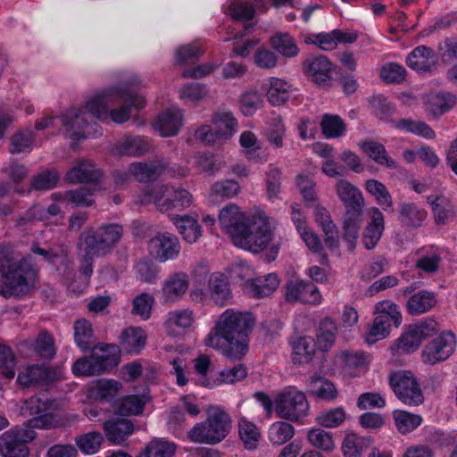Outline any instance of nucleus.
<instances>
[{"label": "nucleus", "mask_w": 457, "mask_h": 457, "mask_svg": "<svg viewBox=\"0 0 457 457\" xmlns=\"http://www.w3.org/2000/svg\"><path fill=\"white\" fill-rule=\"evenodd\" d=\"M338 327L329 317L322 319L319 324L316 334L317 348L321 352H328L334 345Z\"/></svg>", "instance_id": "28"}, {"label": "nucleus", "mask_w": 457, "mask_h": 457, "mask_svg": "<svg viewBox=\"0 0 457 457\" xmlns=\"http://www.w3.org/2000/svg\"><path fill=\"white\" fill-rule=\"evenodd\" d=\"M95 348L103 353L97 355L92 353L89 356L78 359L72 365L76 376H94L111 371L120 361V346L114 344L98 343Z\"/></svg>", "instance_id": "7"}, {"label": "nucleus", "mask_w": 457, "mask_h": 457, "mask_svg": "<svg viewBox=\"0 0 457 457\" xmlns=\"http://www.w3.org/2000/svg\"><path fill=\"white\" fill-rule=\"evenodd\" d=\"M101 176L102 171L92 162L81 160L67 171L65 180L73 184L96 182Z\"/></svg>", "instance_id": "24"}, {"label": "nucleus", "mask_w": 457, "mask_h": 457, "mask_svg": "<svg viewBox=\"0 0 457 457\" xmlns=\"http://www.w3.org/2000/svg\"><path fill=\"white\" fill-rule=\"evenodd\" d=\"M203 51L200 46L194 44L180 46L175 54V64L183 65L188 63H195Z\"/></svg>", "instance_id": "59"}, {"label": "nucleus", "mask_w": 457, "mask_h": 457, "mask_svg": "<svg viewBox=\"0 0 457 457\" xmlns=\"http://www.w3.org/2000/svg\"><path fill=\"white\" fill-rule=\"evenodd\" d=\"M104 441L102 433L95 430L79 435L75 438L78 449L87 455L98 453Z\"/></svg>", "instance_id": "42"}, {"label": "nucleus", "mask_w": 457, "mask_h": 457, "mask_svg": "<svg viewBox=\"0 0 457 457\" xmlns=\"http://www.w3.org/2000/svg\"><path fill=\"white\" fill-rule=\"evenodd\" d=\"M437 301L433 292L426 290L412 295L406 303V308L411 315H420L430 311Z\"/></svg>", "instance_id": "36"}, {"label": "nucleus", "mask_w": 457, "mask_h": 457, "mask_svg": "<svg viewBox=\"0 0 457 457\" xmlns=\"http://www.w3.org/2000/svg\"><path fill=\"white\" fill-rule=\"evenodd\" d=\"M373 113L381 120H388L395 112V105L383 95H375L369 100Z\"/></svg>", "instance_id": "56"}, {"label": "nucleus", "mask_w": 457, "mask_h": 457, "mask_svg": "<svg viewBox=\"0 0 457 457\" xmlns=\"http://www.w3.org/2000/svg\"><path fill=\"white\" fill-rule=\"evenodd\" d=\"M393 417L397 430L402 434L411 432L422 422L421 416L406 411L396 410L393 412Z\"/></svg>", "instance_id": "50"}, {"label": "nucleus", "mask_w": 457, "mask_h": 457, "mask_svg": "<svg viewBox=\"0 0 457 457\" xmlns=\"http://www.w3.org/2000/svg\"><path fill=\"white\" fill-rule=\"evenodd\" d=\"M275 411L278 417L299 422L310 411L309 402L301 391H287L279 394L275 400Z\"/></svg>", "instance_id": "10"}, {"label": "nucleus", "mask_w": 457, "mask_h": 457, "mask_svg": "<svg viewBox=\"0 0 457 457\" xmlns=\"http://www.w3.org/2000/svg\"><path fill=\"white\" fill-rule=\"evenodd\" d=\"M154 303V298L150 294L142 293L133 299L131 312L140 316L145 320H148L151 316Z\"/></svg>", "instance_id": "60"}, {"label": "nucleus", "mask_w": 457, "mask_h": 457, "mask_svg": "<svg viewBox=\"0 0 457 457\" xmlns=\"http://www.w3.org/2000/svg\"><path fill=\"white\" fill-rule=\"evenodd\" d=\"M37 270L31 257L17 258L12 252L0 251V295L5 298L22 297L34 287Z\"/></svg>", "instance_id": "4"}, {"label": "nucleus", "mask_w": 457, "mask_h": 457, "mask_svg": "<svg viewBox=\"0 0 457 457\" xmlns=\"http://www.w3.org/2000/svg\"><path fill=\"white\" fill-rule=\"evenodd\" d=\"M209 289L212 299L219 306H225L231 298V291L227 278L223 274H212L209 278Z\"/></svg>", "instance_id": "34"}, {"label": "nucleus", "mask_w": 457, "mask_h": 457, "mask_svg": "<svg viewBox=\"0 0 457 457\" xmlns=\"http://www.w3.org/2000/svg\"><path fill=\"white\" fill-rule=\"evenodd\" d=\"M51 407L48 400L43 401L38 397H30L26 400L22 411L29 415H37L28 420V426L30 428H49L54 425V415L46 412Z\"/></svg>", "instance_id": "16"}, {"label": "nucleus", "mask_w": 457, "mask_h": 457, "mask_svg": "<svg viewBox=\"0 0 457 457\" xmlns=\"http://www.w3.org/2000/svg\"><path fill=\"white\" fill-rule=\"evenodd\" d=\"M240 191L239 184L233 179H226L214 183L211 189L210 201L214 203L220 199L231 198Z\"/></svg>", "instance_id": "51"}, {"label": "nucleus", "mask_w": 457, "mask_h": 457, "mask_svg": "<svg viewBox=\"0 0 457 457\" xmlns=\"http://www.w3.org/2000/svg\"><path fill=\"white\" fill-rule=\"evenodd\" d=\"M383 231V214L378 208H375L371 221L368 223L363 231L362 244L364 247L368 250L373 249L379 241Z\"/></svg>", "instance_id": "33"}, {"label": "nucleus", "mask_w": 457, "mask_h": 457, "mask_svg": "<svg viewBox=\"0 0 457 457\" xmlns=\"http://www.w3.org/2000/svg\"><path fill=\"white\" fill-rule=\"evenodd\" d=\"M122 235L123 228L117 223L85 228L79 237V247L84 252L80 261V273L90 278L93 273L94 259L110 253L116 247Z\"/></svg>", "instance_id": "5"}, {"label": "nucleus", "mask_w": 457, "mask_h": 457, "mask_svg": "<svg viewBox=\"0 0 457 457\" xmlns=\"http://www.w3.org/2000/svg\"><path fill=\"white\" fill-rule=\"evenodd\" d=\"M337 193L345 207V212L353 210L363 212L364 199L361 192L352 183L345 179H339L337 183Z\"/></svg>", "instance_id": "20"}, {"label": "nucleus", "mask_w": 457, "mask_h": 457, "mask_svg": "<svg viewBox=\"0 0 457 457\" xmlns=\"http://www.w3.org/2000/svg\"><path fill=\"white\" fill-rule=\"evenodd\" d=\"M454 347V334L451 331H445L425 346L422 353L423 361L430 364L444 361L453 353Z\"/></svg>", "instance_id": "15"}, {"label": "nucleus", "mask_w": 457, "mask_h": 457, "mask_svg": "<svg viewBox=\"0 0 457 457\" xmlns=\"http://www.w3.org/2000/svg\"><path fill=\"white\" fill-rule=\"evenodd\" d=\"M345 420V411L342 407L330 409L322 412L316 418L319 425L325 428H337L340 426Z\"/></svg>", "instance_id": "63"}, {"label": "nucleus", "mask_w": 457, "mask_h": 457, "mask_svg": "<svg viewBox=\"0 0 457 457\" xmlns=\"http://www.w3.org/2000/svg\"><path fill=\"white\" fill-rule=\"evenodd\" d=\"M427 202L431 205L435 222L445 224L449 216V210L446 209L449 200L442 195H432L428 196Z\"/></svg>", "instance_id": "58"}, {"label": "nucleus", "mask_w": 457, "mask_h": 457, "mask_svg": "<svg viewBox=\"0 0 457 457\" xmlns=\"http://www.w3.org/2000/svg\"><path fill=\"white\" fill-rule=\"evenodd\" d=\"M150 397L146 395H130L120 399L115 405V413L120 416H137L144 411Z\"/></svg>", "instance_id": "27"}, {"label": "nucleus", "mask_w": 457, "mask_h": 457, "mask_svg": "<svg viewBox=\"0 0 457 457\" xmlns=\"http://www.w3.org/2000/svg\"><path fill=\"white\" fill-rule=\"evenodd\" d=\"M141 204L154 203L160 212H167L175 209L171 193L168 186L152 187L144 191L139 196Z\"/></svg>", "instance_id": "22"}, {"label": "nucleus", "mask_w": 457, "mask_h": 457, "mask_svg": "<svg viewBox=\"0 0 457 457\" xmlns=\"http://www.w3.org/2000/svg\"><path fill=\"white\" fill-rule=\"evenodd\" d=\"M438 58L434 50L426 46L414 48L408 55V67L419 73H430L436 70Z\"/></svg>", "instance_id": "18"}, {"label": "nucleus", "mask_w": 457, "mask_h": 457, "mask_svg": "<svg viewBox=\"0 0 457 457\" xmlns=\"http://www.w3.org/2000/svg\"><path fill=\"white\" fill-rule=\"evenodd\" d=\"M56 379V372L44 365H32L25 371L18 374L17 382L23 387L53 383Z\"/></svg>", "instance_id": "19"}, {"label": "nucleus", "mask_w": 457, "mask_h": 457, "mask_svg": "<svg viewBox=\"0 0 457 457\" xmlns=\"http://www.w3.org/2000/svg\"><path fill=\"white\" fill-rule=\"evenodd\" d=\"M389 386L396 397L409 406H419L424 402V395L418 378L410 370L393 371L388 376Z\"/></svg>", "instance_id": "8"}, {"label": "nucleus", "mask_w": 457, "mask_h": 457, "mask_svg": "<svg viewBox=\"0 0 457 457\" xmlns=\"http://www.w3.org/2000/svg\"><path fill=\"white\" fill-rule=\"evenodd\" d=\"M439 328L438 323L431 318L410 326L397 340V350L403 353L416 351L423 340L436 334Z\"/></svg>", "instance_id": "11"}, {"label": "nucleus", "mask_w": 457, "mask_h": 457, "mask_svg": "<svg viewBox=\"0 0 457 457\" xmlns=\"http://www.w3.org/2000/svg\"><path fill=\"white\" fill-rule=\"evenodd\" d=\"M219 222L235 245L254 253L262 252L272 239L273 228L268 217L258 215L250 221L237 204L224 206Z\"/></svg>", "instance_id": "1"}, {"label": "nucleus", "mask_w": 457, "mask_h": 457, "mask_svg": "<svg viewBox=\"0 0 457 457\" xmlns=\"http://www.w3.org/2000/svg\"><path fill=\"white\" fill-rule=\"evenodd\" d=\"M427 217V212L412 203L399 205V220L408 228H419Z\"/></svg>", "instance_id": "39"}, {"label": "nucleus", "mask_w": 457, "mask_h": 457, "mask_svg": "<svg viewBox=\"0 0 457 457\" xmlns=\"http://www.w3.org/2000/svg\"><path fill=\"white\" fill-rule=\"evenodd\" d=\"M37 436L29 428H12L0 435L1 457H29L30 450L28 444Z\"/></svg>", "instance_id": "9"}, {"label": "nucleus", "mask_w": 457, "mask_h": 457, "mask_svg": "<svg viewBox=\"0 0 457 457\" xmlns=\"http://www.w3.org/2000/svg\"><path fill=\"white\" fill-rule=\"evenodd\" d=\"M120 388L121 384L116 380L102 379L97 382L93 394L96 399L109 402L117 395Z\"/></svg>", "instance_id": "57"}, {"label": "nucleus", "mask_w": 457, "mask_h": 457, "mask_svg": "<svg viewBox=\"0 0 457 457\" xmlns=\"http://www.w3.org/2000/svg\"><path fill=\"white\" fill-rule=\"evenodd\" d=\"M282 181V170L273 163L268 166L266 171L267 194L270 198L277 197L280 191Z\"/></svg>", "instance_id": "62"}, {"label": "nucleus", "mask_w": 457, "mask_h": 457, "mask_svg": "<svg viewBox=\"0 0 457 457\" xmlns=\"http://www.w3.org/2000/svg\"><path fill=\"white\" fill-rule=\"evenodd\" d=\"M165 165L157 162H133L130 164V172L139 182L156 180L163 172Z\"/></svg>", "instance_id": "37"}, {"label": "nucleus", "mask_w": 457, "mask_h": 457, "mask_svg": "<svg viewBox=\"0 0 457 457\" xmlns=\"http://www.w3.org/2000/svg\"><path fill=\"white\" fill-rule=\"evenodd\" d=\"M73 329L75 343L82 352L97 349L95 346L98 343H96L92 325L88 320H78L74 323Z\"/></svg>", "instance_id": "29"}, {"label": "nucleus", "mask_w": 457, "mask_h": 457, "mask_svg": "<svg viewBox=\"0 0 457 457\" xmlns=\"http://www.w3.org/2000/svg\"><path fill=\"white\" fill-rule=\"evenodd\" d=\"M10 153L20 154V153H29L32 149L33 145V133L29 129H24L18 131L12 136L11 139Z\"/></svg>", "instance_id": "55"}, {"label": "nucleus", "mask_w": 457, "mask_h": 457, "mask_svg": "<svg viewBox=\"0 0 457 457\" xmlns=\"http://www.w3.org/2000/svg\"><path fill=\"white\" fill-rule=\"evenodd\" d=\"M321 132L326 138H338L345 135L346 124L337 114L324 113L320 120Z\"/></svg>", "instance_id": "40"}, {"label": "nucleus", "mask_w": 457, "mask_h": 457, "mask_svg": "<svg viewBox=\"0 0 457 457\" xmlns=\"http://www.w3.org/2000/svg\"><path fill=\"white\" fill-rule=\"evenodd\" d=\"M288 85L286 81L272 78L270 84V88L267 91V97L272 105H280L286 103L289 98V92L287 90Z\"/></svg>", "instance_id": "54"}, {"label": "nucleus", "mask_w": 457, "mask_h": 457, "mask_svg": "<svg viewBox=\"0 0 457 457\" xmlns=\"http://www.w3.org/2000/svg\"><path fill=\"white\" fill-rule=\"evenodd\" d=\"M295 435V428L286 421L274 422L269 428L268 437L273 445H281L289 441Z\"/></svg>", "instance_id": "47"}, {"label": "nucleus", "mask_w": 457, "mask_h": 457, "mask_svg": "<svg viewBox=\"0 0 457 457\" xmlns=\"http://www.w3.org/2000/svg\"><path fill=\"white\" fill-rule=\"evenodd\" d=\"M150 148L149 142L143 137H129L116 147L120 155L139 156Z\"/></svg>", "instance_id": "44"}, {"label": "nucleus", "mask_w": 457, "mask_h": 457, "mask_svg": "<svg viewBox=\"0 0 457 457\" xmlns=\"http://www.w3.org/2000/svg\"><path fill=\"white\" fill-rule=\"evenodd\" d=\"M365 188L370 195L375 196L385 211L390 210L393 212L392 196L383 183L377 179H369L366 181Z\"/></svg>", "instance_id": "49"}, {"label": "nucleus", "mask_w": 457, "mask_h": 457, "mask_svg": "<svg viewBox=\"0 0 457 457\" xmlns=\"http://www.w3.org/2000/svg\"><path fill=\"white\" fill-rule=\"evenodd\" d=\"M362 221L363 212H356V211L353 210L345 213L342 237L347 243V247L350 251L355 249Z\"/></svg>", "instance_id": "25"}, {"label": "nucleus", "mask_w": 457, "mask_h": 457, "mask_svg": "<svg viewBox=\"0 0 457 457\" xmlns=\"http://www.w3.org/2000/svg\"><path fill=\"white\" fill-rule=\"evenodd\" d=\"M238 433L245 449L254 450L257 448L261 434L255 424L244 418L241 419L238 421Z\"/></svg>", "instance_id": "46"}, {"label": "nucleus", "mask_w": 457, "mask_h": 457, "mask_svg": "<svg viewBox=\"0 0 457 457\" xmlns=\"http://www.w3.org/2000/svg\"><path fill=\"white\" fill-rule=\"evenodd\" d=\"M188 288V276L184 272L170 275L164 282L162 295L165 302H174L180 298Z\"/></svg>", "instance_id": "26"}, {"label": "nucleus", "mask_w": 457, "mask_h": 457, "mask_svg": "<svg viewBox=\"0 0 457 457\" xmlns=\"http://www.w3.org/2000/svg\"><path fill=\"white\" fill-rule=\"evenodd\" d=\"M287 302H301L309 304L320 303L321 295L318 287L311 281L290 280L286 285L285 292Z\"/></svg>", "instance_id": "17"}, {"label": "nucleus", "mask_w": 457, "mask_h": 457, "mask_svg": "<svg viewBox=\"0 0 457 457\" xmlns=\"http://www.w3.org/2000/svg\"><path fill=\"white\" fill-rule=\"evenodd\" d=\"M115 99L120 102L131 98L120 90L104 89L87 101L84 107L78 110L71 109L62 114L60 117L62 124L69 130H72L70 137L73 141H79L95 133L93 127L96 126V123L94 119L107 120V105Z\"/></svg>", "instance_id": "3"}, {"label": "nucleus", "mask_w": 457, "mask_h": 457, "mask_svg": "<svg viewBox=\"0 0 457 457\" xmlns=\"http://www.w3.org/2000/svg\"><path fill=\"white\" fill-rule=\"evenodd\" d=\"M317 348V344L313 338L309 337H300L293 343L294 362L308 363L312 360Z\"/></svg>", "instance_id": "43"}, {"label": "nucleus", "mask_w": 457, "mask_h": 457, "mask_svg": "<svg viewBox=\"0 0 457 457\" xmlns=\"http://www.w3.org/2000/svg\"><path fill=\"white\" fill-rule=\"evenodd\" d=\"M182 126V112L177 109H168L162 112L155 123V129L162 137L176 135Z\"/></svg>", "instance_id": "30"}, {"label": "nucleus", "mask_w": 457, "mask_h": 457, "mask_svg": "<svg viewBox=\"0 0 457 457\" xmlns=\"http://www.w3.org/2000/svg\"><path fill=\"white\" fill-rule=\"evenodd\" d=\"M270 46L286 58H292L299 54L295 40L288 33L278 32L270 38Z\"/></svg>", "instance_id": "41"}, {"label": "nucleus", "mask_w": 457, "mask_h": 457, "mask_svg": "<svg viewBox=\"0 0 457 457\" xmlns=\"http://www.w3.org/2000/svg\"><path fill=\"white\" fill-rule=\"evenodd\" d=\"M93 190L87 186L79 187L73 190H68L64 193L54 194L53 198L58 201H64L73 204L76 207H87L93 204L91 198Z\"/></svg>", "instance_id": "35"}, {"label": "nucleus", "mask_w": 457, "mask_h": 457, "mask_svg": "<svg viewBox=\"0 0 457 457\" xmlns=\"http://www.w3.org/2000/svg\"><path fill=\"white\" fill-rule=\"evenodd\" d=\"M455 104V97L451 94L437 93L430 96L428 101V111L433 116H439L446 112Z\"/></svg>", "instance_id": "52"}, {"label": "nucleus", "mask_w": 457, "mask_h": 457, "mask_svg": "<svg viewBox=\"0 0 457 457\" xmlns=\"http://www.w3.org/2000/svg\"><path fill=\"white\" fill-rule=\"evenodd\" d=\"M146 334L141 328H129L120 337V347L128 353H138L145 345Z\"/></svg>", "instance_id": "32"}, {"label": "nucleus", "mask_w": 457, "mask_h": 457, "mask_svg": "<svg viewBox=\"0 0 457 457\" xmlns=\"http://www.w3.org/2000/svg\"><path fill=\"white\" fill-rule=\"evenodd\" d=\"M308 393L319 399L333 401L337 397L335 385L324 377L312 376L307 384Z\"/></svg>", "instance_id": "31"}, {"label": "nucleus", "mask_w": 457, "mask_h": 457, "mask_svg": "<svg viewBox=\"0 0 457 457\" xmlns=\"http://www.w3.org/2000/svg\"><path fill=\"white\" fill-rule=\"evenodd\" d=\"M212 121L217 129H220L225 139L230 138L237 130V121L231 112H218L213 115Z\"/></svg>", "instance_id": "53"}, {"label": "nucleus", "mask_w": 457, "mask_h": 457, "mask_svg": "<svg viewBox=\"0 0 457 457\" xmlns=\"http://www.w3.org/2000/svg\"><path fill=\"white\" fill-rule=\"evenodd\" d=\"M254 326L250 313L225 311L205 338V345L221 351L231 361H240L247 353L249 333Z\"/></svg>", "instance_id": "2"}, {"label": "nucleus", "mask_w": 457, "mask_h": 457, "mask_svg": "<svg viewBox=\"0 0 457 457\" xmlns=\"http://www.w3.org/2000/svg\"><path fill=\"white\" fill-rule=\"evenodd\" d=\"M147 249L154 258L164 262L178 257L180 245L175 235L166 232L152 237L147 243Z\"/></svg>", "instance_id": "14"}, {"label": "nucleus", "mask_w": 457, "mask_h": 457, "mask_svg": "<svg viewBox=\"0 0 457 457\" xmlns=\"http://www.w3.org/2000/svg\"><path fill=\"white\" fill-rule=\"evenodd\" d=\"M375 312L378 314L377 316H385L388 324H390V320H393L395 327H398L402 322V314L398 306L391 301L378 302L375 306Z\"/></svg>", "instance_id": "61"}, {"label": "nucleus", "mask_w": 457, "mask_h": 457, "mask_svg": "<svg viewBox=\"0 0 457 457\" xmlns=\"http://www.w3.org/2000/svg\"><path fill=\"white\" fill-rule=\"evenodd\" d=\"M405 75V68L396 62L383 66L380 73L382 79L387 84H399L404 80Z\"/></svg>", "instance_id": "64"}, {"label": "nucleus", "mask_w": 457, "mask_h": 457, "mask_svg": "<svg viewBox=\"0 0 457 457\" xmlns=\"http://www.w3.org/2000/svg\"><path fill=\"white\" fill-rule=\"evenodd\" d=\"M279 279L275 273L248 279L245 284V292L253 297L262 298L270 295L278 287Z\"/></svg>", "instance_id": "23"}, {"label": "nucleus", "mask_w": 457, "mask_h": 457, "mask_svg": "<svg viewBox=\"0 0 457 457\" xmlns=\"http://www.w3.org/2000/svg\"><path fill=\"white\" fill-rule=\"evenodd\" d=\"M105 436L113 445H121L134 432L135 426L128 419H110L103 425Z\"/></svg>", "instance_id": "21"}, {"label": "nucleus", "mask_w": 457, "mask_h": 457, "mask_svg": "<svg viewBox=\"0 0 457 457\" xmlns=\"http://www.w3.org/2000/svg\"><path fill=\"white\" fill-rule=\"evenodd\" d=\"M361 148L377 164L386 166L388 169L397 168L396 162L387 154L384 145L370 140L362 142Z\"/></svg>", "instance_id": "38"}, {"label": "nucleus", "mask_w": 457, "mask_h": 457, "mask_svg": "<svg viewBox=\"0 0 457 457\" xmlns=\"http://www.w3.org/2000/svg\"><path fill=\"white\" fill-rule=\"evenodd\" d=\"M32 348L41 359L52 360L56 354L53 336L46 330L41 331L33 343Z\"/></svg>", "instance_id": "45"}, {"label": "nucleus", "mask_w": 457, "mask_h": 457, "mask_svg": "<svg viewBox=\"0 0 457 457\" xmlns=\"http://www.w3.org/2000/svg\"><path fill=\"white\" fill-rule=\"evenodd\" d=\"M109 89L120 90L125 95L130 96L131 99L124 101L112 100L107 105L108 118L117 124H121L130 118L131 108L140 110L145 106V101L142 96L132 93L127 87L120 86L110 87Z\"/></svg>", "instance_id": "12"}, {"label": "nucleus", "mask_w": 457, "mask_h": 457, "mask_svg": "<svg viewBox=\"0 0 457 457\" xmlns=\"http://www.w3.org/2000/svg\"><path fill=\"white\" fill-rule=\"evenodd\" d=\"M176 445L162 439L152 440L137 457H173Z\"/></svg>", "instance_id": "48"}, {"label": "nucleus", "mask_w": 457, "mask_h": 457, "mask_svg": "<svg viewBox=\"0 0 457 457\" xmlns=\"http://www.w3.org/2000/svg\"><path fill=\"white\" fill-rule=\"evenodd\" d=\"M303 71L312 82L320 87H324L329 85L332 71L339 73L341 69L334 67L328 57L320 54L305 59L303 62Z\"/></svg>", "instance_id": "13"}, {"label": "nucleus", "mask_w": 457, "mask_h": 457, "mask_svg": "<svg viewBox=\"0 0 457 457\" xmlns=\"http://www.w3.org/2000/svg\"><path fill=\"white\" fill-rule=\"evenodd\" d=\"M231 429V418L225 411L217 406H210L207 419L196 423L188 432V437L194 443L216 445L228 435Z\"/></svg>", "instance_id": "6"}]
</instances>
